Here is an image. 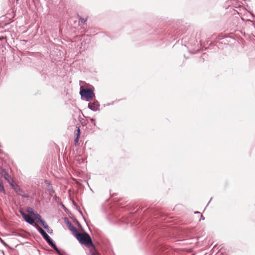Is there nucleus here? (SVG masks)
I'll return each mask as SVG.
<instances>
[{
	"label": "nucleus",
	"mask_w": 255,
	"mask_h": 255,
	"mask_svg": "<svg viewBox=\"0 0 255 255\" xmlns=\"http://www.w3.org/2000/svg\"><path fill=\"white\" fill-rule=\"evenodd\" d=\"M66 223L69 230L72 232L73 235L76 237V235L79 233L77 229L70 222L68 219L67 220Z\"/></svg>",
	"instance_id": "obj_5"
},
{
	"label": "nucleus",
	"mask_w": 255,
	"mask_h": 255,
	"mask_svg": "<svg viewBox=\"0 0 255 255\" xmlns=\"http://www.w3.org/2000/svg\"><path fill=\"white\" fill-rule=\"evenodd\" d=\"M33 220H36L39 222H40V220H41V216L38 214H35L32 217Z\"/></svg>",
	"instance_id": "obj_11"
},
{
	"label": "nucleus",
	"mask_w": 255,
	"mask_h": 255,
	"mask_svg": "<svg viewBox=\"0 0 255 255\" xmlns=\"http://www.w3.org/2000/svg\"><path fill=\"white\" fill-rule=\"evenodd\" d=\"M4 172H5V171L4 169H3L2 168L0 167V174H1L2 175V174L4 173Z\"/></svg>",
	"instance_id": "obj_14"
},
{
	"label": "nucleus",
	"mask_w": 255,
	"mask_h": 255,
	"mask_svg": "<svg viewBox=\"0 0 255 255\" xmlns=\"http://www.w3.org/2000/svg\"><path fill=\"white\" fill-rule=\"evenodd\" d=\"M77 240L83 245L89 247H94V245L92 243L90 236L86 233H79L75 237Z\"/></svg>",
	"instance_id": "obj_1"
},
{
	"label": "nucleus",
	"mask_w": 255,
	"mask_h": 255,
	"mask_svg": "<svg viewBox=\"0 0 255 255\" xmlns=\"http://www.w3.org/2000/svg\"><path fill=\"white\" fill-rule=\"evenodd\" d=\"M20 213L24 219L25 221L31 225H35L34 221L31 215L26 214L23 212L20 211Z\"/></svg>",
	"instance_id": "obj_4"
},
{
	"label": "nucleus",
	"mask_w": 255,
	"mask_h": 255,
	"mask_svg": "<svg viewBox=\"0 0 255 255\" xmlns=\"http://www.w3.org/2000/svg\"><path fill=\"white\" fill-rule=\"evenodd\" d=\"M35 226L37 228L38 231L40 233V234L42 235L44 239L46 240L47 243L52 247L55 249L56 246L55 245V244L53 243L52 240L48 236V235L41 228L39 227L36 224H35Z\"/></svg>",
	"instance_id": "obj_2"
},
{
	"label": "nucleus",
	"mask_w": 255,
	"mask_h": 255,
	"mask_svg": "<svg viewBox=\"0 0 255 255\" xmlns=\"http://www.w3.org/2000/svg\"><path fill=\"white\" fill-rule=\"evenodd\" d=\"M77 129L75 130L74 132V136H75V139H74V144L75 145H77L78 144L79 142V137L80 136L81 132L80 130L79 127H76Z\"/></svg>",
	"instance_id": "obj_6"
},
{
	"label": "nucleus",
	"mask_w": 255,
	"mask_h": 255,
	"mask_svg": "<svg viewBox=\"0 0 255 255\" xmlns=\"http://www.w3.org/2000/svg\"><path fill=\"white\" fill-rule=\"evenodd\" d=\"M27 212L28 213V215H31L32 217H33L35 214L34 212L33 209L30 207L27 208Z\"/></svg>",
	"instance_id": "obj_9"
},
{
	"label": "nucleus",
	"mask_w": 255,
	"mask_h": 255,
	"mask_svg": "<svg viewBox=\"0 0 255 255\" xmlns=\"http://www.w3.org/2000/svg\"><path fill=\"white\" fill-rule=\"evenodd\" d=\"M2 176H3L4 178L8 182L10 185L14 182L13 179L11 178L10 175H9L6 171L4 172V173L2 174Z\"/></svg>",
	"instance_id": "obj_7"
},
{
	"label": "nucleus",
	"mask_w": 255,
	"mask_h": 255,
	"mask_svg": "<svg viewBox=\"0 0 255 255\" xmlns=\"http://www.w3.org/2000/svg\"><path fill=\"white\" fill-rule=\"evenodd\" d=\"M10 186L14 189V190L17 194H18V195H20L21 196H23L22 194L23 191L20 189L18 185L14 184V183H13Z\"/></svg>",
	"instance_id": "obj_8"
},
{
	"label": "nucleus",
	"mask_w": 255,
	"mask_h": 255,
	"mask_svg": "<svg viewBox=\"0 0 255 255\" xmlns=\"http://www.w3.org/2000/svg\"><path fill=\"white\" fill-rule=\"evenodd\" d=\"M79 16V19L81 21V22L85 23L87 20V17L84 18L81 17L80 16Z\"/></svg>",
	"instance_id": "obj_12"
},
{
	"label": "nucleus",
	"mask_w": 255,
	"mask_h": 255,
	"mask_svg": "<svg viewBox=\"0 0 255 255\" xmlns=\"http://www.w3.org/2000/svg\"><path fill=\"white\" fill-rule=\"evenodd\" d=\"M88 107L90 109H92V110H93V106H92V104H89L88 105Z\"/></svg>",
	"instance_id": "obj_15"
},
{
	"label": "nucleus",
	"mask_w": 255,
	"mask_h": 255,
	"mask_svg": "<svg viewBox=\"0 0 255 255\" xmlns=\"http://www.w3.org/2000/svg\"><path fill=\"white\" fill-rule=\"evenodd\" d=\"M4 39V37L3 36L0 37V40H2Z\"/></svg>",
	"instance_id": "obj_17"
},
{
	"label": "nucleus",
	"mask_w": 255,
	"mask_h": 255,
	"mask_svg": "<svg viewBox=\"0 0 255 255\" xmlns=\"http://www.w3.org/2000/svg\"><path fill=\"white\" fill-rule=\"evenodd\" d=\"M91 121L92 122H94V120L93 119H91Z\"/></svg>",
	"instance_id": "obj_18"
},
{
	"label": "nucleus",
	"mask_w": 255,
	"mask_h": 255,
	"mask_svg": "<svg viewBox=\"0 0 255 255\" xmlns=\"http://www.w3.org/2000/svg\"><path fill=\"white\" fill-rule=\"evenodd\" d=\"M80 95L87 100L92 99L94 96V93L91 89H82L80 90Z\"/></svg>",
	"instance_id": "obj_3"
},
{
	"label": "nucleus",
	"mask_w": 255,
	"mask_h": 255,
	"mask_svg": "<svg viewBox=\"0 0 255 255\" xmlns=\"http://www.w3.org/2000/svg\"><path fill=\"white\" fill-rule=\"evenodd\" d=\"M40 222L44 228L46 229L48 227V226L45 224V222L43 221V220H40Z\"/></svg>",
	"instance_id": "obj_13"
},
{
	"label": "nucleus",
	"mask_w": 255,
	"mask_h": 255,
	"mask_svg": "<svg viewBox=\"0 0 255 255\" xmlns=\"http://www.w3.org/2000/svg\"><path fill=\"white\" fill-rule=\"evenodd\" d=\"M0 192L3 193L4 194L5 193V190L3 187V182L0 179Z\"/></svg>",
	"instance_id": "obj_10"
},
{
	"label": "nucleus",
	"mask_w": 255,
	"mask_h": 255,
	"mask_svg": "<svg viewBox=\"0 0 255 255\" xmlns=\"http://www.w3.org/2000/svg\"><path fill=\"white\" fill-rule=\"evenodd\" d=\"M92 255H98V254L93 252L92 253Z\"/></svg>",
	"instance_id": "obj_16"
}]
</instances>
